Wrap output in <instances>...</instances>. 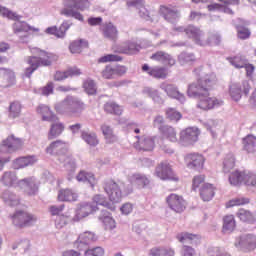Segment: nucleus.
<instances>
[{"label": "nucleus", "mask_w": 256, "mask_h": 256, "mask_svg": "<svg viewBox=\"0 0 256 256\" xmlns=\"http://www.w3.org/2000/svg\"><path fill=\"white\" fill-rule=\"evenodd\" d=\"M217 85V76L215 74H206L190 83L187 88L188 97L198 99L196 107L202 111H211L215 107H221L223 101L217 97L211 96L213 87Z\"/></svg>", "instance_id": "nucleus-1"}, {"label": "nucleus", "mask_w": 256, "mask_h": 256, "mask_svg": "<svg viewBox=\"0 0 256 256\" xmlns=\"http://www.w3.org/2000/svg\"><path fill=\"white\" fill-rule=\"evenodd\" d=\"M32 53L37 56H29L26 63L29 67L25 68L24 76L31 79V75L39 69V67H49L53 62L57 61V55L53 53H48L45 50L39 48H34Z\"/></svg>", "instance_id": "nucleus-2"}, {"label": "nucleus", "mask_w": 256, "mask_h": 256, "mask_svg": "<svg viewBox=\"0 0 256 256\" xmlns=\"http://www.w3.org/2000/svg\"><path fill=\"white\" fill-rule=\"evenodd\" d=\"M64 8L60 11V15L65 17H73L77 21H84L79 11H85L91 7L89 0H63Z\"/></svg>", "instance_id": "nucleus-3"}, {"label": "nucleus", "mask_w": 256, "mask_h": 256, "mask_svg": "<svg viewBox=\"0 0 256 256\" xmlns=\"http://www.w3.org/2000/svg\"><path fill=\"white\" fill-rule=\"evenodd\" d=\"M9 219L16 229L32 227V225L37 223V216L26 209H16L9 215Z\"/></svg>", "instance_id": "nucleus-4"}, {"label": "nucleus", "mask_w": 256, "mask_h": 256, "mask_svg": "<svg viewBox=\"0 0 256 256\" xmlns=\"http://www.w3.org/2000/svg\"><path fill=\"white\" fill-rule=\"evenodd\" d=\"M48 155H58V159L64 165H73V158L67 155V143L62 140L52 142L47 148Z\"/></svg>", "instance_id": "nucleus-5"}, {"label": "nucleus", "mask_w": 256, "mask_h": 256, "mask_svg": "<svg viewBox=\"0 0 256 256\" xmlns=\"http://www.w3.org/2000/svg\"><path fill=\"white\" fill-rule=\"evenodd\" d=\"M155 175L161 181H179V176L173 171V166L167 161L160 162L155 168Z\"/></svg>", "instance_id": "nucleus-6"}, {"label": "nucleus", "mask_w": 256, "mask_h": 256, "mask_svg": "<svg viewBox=\"0 0 256 256\" xmlns=\"http://www.w3.org/2000/svg\"><path fill=\"white\" fill-rule=\"evenodd\" d=\"M199 135H201V132L198 128L188 127L180 132L179 142L185 147L188 145H194V143L199 141Z\"/></svg>", "instance_id": "nucleus-7"}, {"label": "nucleus", "mask_w": 256, "mask_h": 256, "mask_svg": "<svg viewBox=\"0 0 256 256\" xmlns=\"http://www.w3.org/2000/svg\"><path fill=\"white\" fill-rule=\"evenodd\" d=\"M23 147V139L15 137V135L8 136L5 140L2 141L0 145L1 153H15Z\"/></svg>", "instance_id": "nucleus-8"}, {"label": "nucleus", "mask_w": 256, "mask_h": 256, "mask_svg": "<svg viewBox=\"0 0 256 256\" xmlns=\"http://www.w3.org/2000/svg\"><path fill=\"white\" fill-rule=\"evenodd\" d=\"M166 203L175 213H183L187 209V201L179 194L172 193L167 196Z\"/></svg>", "instance_id": "nucleus-9"}, {"label": "nucleus", "mask_w": 256, "mask_h": 256, "mask_svg": "<svg viewBox=\"0 0 256 256\" xmlns=\"http://www.w3.org/2000/svg\"><path fill=\"white\" fill-rule=\"evenodd\" d=\"M104 191L107 193L112 203H119L123 199V191L119 187V184L114 180H108L104 185Z\"/></svg>", "instance_id": "nucleus-10"}, {"label": "nucleus", "mask_w": 256, "mask_h": 256, "mask_svg": "<svg viewBox=\"0 0 256 256\" xmlns=\"http://www.w3.org/2000/svg\"><path fill=\"white\" fill-rule=\"evenodd\" d=\"M127 71L128 68L125 65H116L115 67L107 65L102 70L101 75L103 79L111 80L117 79V77H123V75L127 74Z\"/></svg>", "instance_id": "nucleus-11"}, {"label": "nucleus", "mask_w": 256, "mask_h": 256, "mask_svg": "<svg viewBox=\"0 0 256 256\" xmlns=\"http://www.w3.org/2000/svg\"><path fill=\"white\" fill-rule=\"evenodd\" d=\"M184 161L188 169L199 171L205 165V156L200 153H189L184 157Z\"/></svg>", "instance_id": "nucleus-12"}, {"label": "nucleus", "mask_w": 256, "mask_h": 256, "mask_svg": "<svg viewBox=\"0 0 256 256\" xmlns=\"http://www.w3.org/2000/svg\"><path fill=\"white\" fill-rule=\"evenodd\" d=\"M128 7H138L139 9V15L142 19H145V21H159V18L157 15H155V12H148L147 8H145L143 0H130L127 2Z\"/></svg>", "instance_id": "nucleus-13"}, {"label": "nucleus", "mask_w": 256, "mask_h": 256, "mask_svg": "<svg viewBox=\"0 0 256 256\" xmlns=\"http://www.w3.org/2000/svg\"><path fill=\"white\" fill-rule=\"evenodd\" d=\"M97 241V236H95L92 232H84L79 235L78 239L74 243V247L78 249V251H85L87 249V245H91V243H95Z\"/></svg>", "instance_id": "nucleus-14"}, {"label": "nucleus", "mask_w": 256, "mask_h": 256, "mask_svg": "<svg viewBox=\"0 0 256 256\" xmlns=\"http://www.w3.org/2000/svg\"><path fill=\"white\" fill-rule=\"evenodd\" d=\"M12 28L15 35H21V33H24V37H29V35L39 33V28L30 26L27 22L16 21Z\"/></svg>", "instance_id": "nucleus-15"}, {"label": "nucleus", "mask_w": 256, "mask_h": 256, "mask_svg": "<svg viewBox=\"0 0 256 256\" xmlns=\"http://www.w3.org/2000/svg\"><path fill=\"white\" fill-rule=\"evenodd\" d=\"M51 126L50 130L48 132V139L49 141L59 137L65 131V124L63 122L59 121V117L52 118L50 120Z\"/></svg>", "instance_id": "nucleus-16"}, {"label": "nucleus", "mask_w": 256, "mask_h": 256, "mask_svg": "<svg viewBox=\"0 0 256 256\" xmlns=\"http://www.w3.org/2000/svg\"><path fill=\"white\" fill-rule=\"evenodd\" d=\"M99 211V207L95 205V203H84L81 204L76 210V218L77 219H85V217H89L92 213Z\"/></svg>", "instance_id": "nucleus-17"}, {"label": "nucleus", "mask_w": 256, "mask_h": 256, "mask_svg": "<svg viewBox=\"0 0 256 256\" xmlns=\"http://www.w3.org/2000/svg\"><path fill=\"white\" fill-rule=\"evenodd\" d=\"M142 71L147 72L148 75L154 79H167V76L169 75L165 67L156 66L150 68L148 64L142 66Z\"/></svg>", "instance_id": "nucleus-18"}, {"label": "nucleus", "mask_w": 256, "mask_h": 256, "mask_svg": "<svg viewBox=\"0 0 256 256\" xmlns=\"http://www.w3.org/2000/svg\"><path fill=\"white\" fill-rule=\"evenodd\" d=\"M0 83L3 87H11L15 85V72L8 68H0Z\"/></svg>", "instance_id": "nucleus-19"}, {"label": "nucleus", "mask_w": 256, "mask_h": 256, "mask_svg": "<svg viewBox=\"0 0 256 256\" xmlns=\"http://www.w3.org/2000/svg\"><path fill=\"white\" fill-rule=\"evenodd\" d=\"M159 13L160 15H162L165 21H168V23H173L177 21V19L179 18V11L169 6H165V5L160 6Z\"/></svg>", "instance_id": "nucleus-20"}, {"label": "nucleus", "mask_w": 256, "mask_h": 256, "mask_svg": "<svg viewBox=\"0 0 256 256\" xmlns=\"http://www.w3.org/2000/svg\"><path fill=\"white\" fill-rule=\"evenodd\" d=\"M71 28V24L69 22H63L59 28L57 26H51L46 29V33L48 35H55L58 39H63L65 37V33L69 31Z\"/></svg>", "instance_id": "nucleus-21"}, {"label": "nucleus", "mask_w": 256, "mask_h": 256, "mask_svg": "<svg viewBox=\"0 0 256 256\" xmlns=\"http://www.w3.org/2000/svg\"><path fill=\"white\" fill-rule=\"evenodd\" d=\"M18 186L26 192L27 195H35L37 193V184L33 178H25L18 182Z\"/></svg>", "instance_id": "nucleus-22"}, {"label": "nucleus", "mask_w": 256, "mask_h": 256, "mask_svg": "<svg viewBox=\"0 0 256 256\" xmlns=\"http://www.w3.org/2000/svg\"><path fill=\"white\" fill-rule=\"evenodd\" d=\"M150 59H152V61H157L158 63H163V65H175V59H173L169 53L163 51L155 52L151 55Z\"/></svg>", "instance_id": "nucleus-23"}, {"label": "nucleus", "mask_w": 256, "mask_h": 256, "mask_svg": "<svg viewBox=\"0 0 256 256\" xmlns=\"http://www.w3.org/2000/svg\"><path fill=\"white\" fill-rule=\"evenodd\" d=\"M102 33L105 39H109L110 41H117L119 39V30L111 22L104 24Z\"/></svg>", "instance_id": "nucleus-24"}, {"label": "nucleus", "mask_w": 256, "mask_h": 256, "mask_svg": "<svg viewBox=\"0 0 256 256\" xmlns=\"http://www.w3.org/2000/svg\"><path fill=\"white\" fill-rule=\"evenodd\" d=\"M136 149H138V151H153V149H155V137L143 136L137 141Z\"/></svg>", "instance_id": "nucleus-25"}, {"label": "nucleus", "mask_w": 256, "mask_h": 256, "mask_svg": "<svg viewBox=\"0 0 256 256\" xmlns=\"http://www.w3.org/2000/svg\"><path fill=\"white\" fill-rule=\"evenodd\" d=\"M2 200L8 207H19L21 205V198L11 191H4L2 193Z\"/></svg>", "instance_id": "nucleus-26"}, {"label": "nucleus", "mask_w": 256, "mask_h": 256, "mask_svg": "<svg viewBox=\"0 0 256 256\" xmlns=\"http://www.w3.org/2000/svg\"><path fill=\"white\" fill-rule=\"evenodd\" d=\"M130 183L134 187H137V189H145L151 181H149V178L143 174H133L130 177Z\"/></svg>", "instance_id": "nucleus-27"}, {"label": "nucleus", "mask_w": 256, "mask_h": 256, "mask_svg": "<svg viewBox=\"0 0 256 256\" xmlns=\"http://www.w3.org/2000/svg\"><path fill=\"white\" fill-rule=\"evenodd\" d=\"M162 139L169 141L170 143H177L179 138L177 137V130L172 126H164L161 129Z\"/></svg>", "instance_id": "nucleus-28"}, {"label": "nucleus", "mask_w": 256, "mask_h": 256, "mask_svg": "<svg viewBox=\"0 0 256 256\" xmlns=\"http://www.w3.org/2000/svg\"><path fill=\"white\" fill-rule=\"evenodd\" d=\"M185 35H187L189 39H193V41H195V43L198 45H205V43H203L201 40L202 33L199 28L193 25H189L186 27Z\"/></svg>", "instance_id": "nucleus-29"}, {"label": "nucleus", "mask_w": 256, "mask_h": 256, "mask_svg": "<svg viewBox=\"0 0 256 256\" xmlns=\"http://www.w3.org/2000/svg\"><path fill=\"white\" fill-rule=\"evenodd\" d=\"M200 197L204 201H211L215 197V186L209 183L203 184L200 188Z\"/></svg>", "instance_id": "nucleus-30"}, {"label": "nucleus", "mask_w": 256, "mask_h": 256, "mask_svg": "<svg viewBox=\"0 0 256 256\" xmlns=\"http://www.w3.org/2000/svg\"><path fill=\"white\" fill-rule=\"evenodd\" d=\"M73 97L67 96L62 102L55 105L57 113H72Z\"/></svg>", "instance_id": "nucleus-31"}, {"label": "nucleus", "mask_w": 256, "mask_h": 256, "mask_svg": "<svg viewBox=\"0 0 256 256\" xmlns=\"http://www.w3.org/2000/svg\"><path fill=\"white\" fill-rule=\"evenodd\" d=\"M35 163H37V158H35V156L20 157L14 161V167L15 169H23L30 165H35Z\"/></svg>", "instance_id": "nucleus-32"}, {"label": "nucleus", "mask_w": 256, "mask_h": 256, "mask_svg": "<svg viewBox=\"0 0 256 256\" xmlns=\"http://www.w3.org/2000/svg\"><path fill=\"white\" fill-rule=\"evenodd\" d=\"M79 195L72 189H61L58 193V201H77Z\"/></svg>", "instance_id": "nucleus-33"}, {"label": "nucleus", "mask_w": 256, "mask_h": 256, "mask_svg": "<svg viewBox=\"0 0 256 256\" xmlns=\"http://www.w3.org/2000/svg\"><path fill=\"white\" fill-rule=\"evenodd\" d=\"M242 143L244 151H247V153L256 152V136L248 134L246 137L242 139Z\"/></svg>", "instance_id": "nucleus-34"}, {"label": "nucleus", "mask_w": 256, "mask_h": 256, "mask_svg": "<svg viewBox=\"0 0 256 256\" xmlns=\"http://www.w3.org/2000/svg\"><path fill=\"white\" fill-rule=\"evenodd\" d=\"M36 112L38 115H41L42 121H53V119L57 117L55 114H53L51 108L46 105H39Z\"/></svg>", "instance_id": "nucleus-35"}, {"label": "nucleus", "mask_w": 256, "mask_h": 256, "mask_svg": "<svg viewBox=\"0 0 256 256\" xmlns=\"http://www.w3.org/2000/svg\"><path fill=\"white\" fill-rule=\"evenodd\" d=\"M76 179L77 181H82L83 183L87 181L90 183L91 187H95L97 184V178H95V175L85 170L80 171L76 176Z\"/></svg>", "instance_id": "nucleus-36"}, {"label": "nucleus", "mask_w": 256, "mask_h": 256, "mask_svg": "<svg viewBox=\"0 0 256 256\" xmlns=\"http://www.w3.org/2000/svg\"><path fill=\"white\" fill-rule=\"evenodd\" d=\"M101 131L108 145H111L112 143H117V136L115 135V133H113V129L111 128V126L103 124L101 126Z\"/></svg>", "instance_id": "nucleus-37"}, {"label": "nucleus", "mask_w": 256, "mask_h": 256, "mask_svg": "<svg viewBox=\"0 0 256 256\" xmlns=\"http://www.w3.org/2000/svg\"><path fill=\"white\" fill-rule=\"evenodd\" d=\"M89 47V42L85 39L74 40L69 45V50L71 53H81L83 49Z\"/></svg>", "instance_id": "nucleus-38"}, {"label": "nucleus", "mask_w": 256, "mask_h": 256, "mask_svg": "<svg viewBox=\"0 0 256 256\" xmlns=\"http://www.w3.org/2000/svg\"><path fill=\"white\" fill-rule=\"evenodd\" d=\"M245 175V171L241 172L239 170L232 171L228 176V181L232 187H239L241 183H243V178Z\"/></svg>", "instance_id": "nucleus-39"}, {"label": "nucleus", "mask_w": 256, "mask_h": 256, "mask_svg": "<svg viewBox=\"0 0 256 256\" xmlns=\"http://www.w3.org/2000/svg\"><path fill=\"white\" fill-rule=\"evenodd\" d=\"M81 138L85 143H87V145H90V147H97V144L99 143V138H97V134L95 132L82 131Z\"/></svg>", "instance_id": "nucleus-40"}, {"label": "nucleus", "mask_w": 256, "mask_h": 256, "mask_svg": "<svg viewBox=\"0 0 256 256\" xmlns=\"http://www.w3.org/2000/svg\"><path fill=\"white\" fill-rule=\"evenodd\" d=\"M222 231L223 233H232V231H235V216L231 214L224 216Z\"/></svg>", "instance_id": "nucleus-41"}, {"label": "nucleus", "mask_w": 256, "mask_h": 256, "mask_svg": "<svg viewBox=\"0 0 256 256\" xmlns=\"http://www.w3.org/2000/svg\"><path fill=\"white\" fill-rule=\"evenodd\" d=\"M0 181L5 187H13L17 183V175L13 172H4Z\"/></svg>", "instance_id": "nucleus-42"}, {"label": "nucleus", "mask_w": 256, "mask_h": 256, "mask_svg": "<svg viewBox=\"0 0 256 256\" xmlns=\"http://www.w3.org/2000/svg\"><path fill=\"white\" fill-rule=\"evenodd\" d=\"M239 245L251 251L256 247V237L253 235H246L240 238Z\"/></svg>", "instance_id": "nucleus-43"}, {"label": "nucleus", "mask_w": 256, "mask_h": 256, "mask_svg": "<svg viewBox=\"0 0 256 256\" xmlns=\"http://www.w3.org/2000/svg\"><path fill=\"white\" fill-rule=\"evenodd\" d=\"M236 217L243 223H255V216L249 210L243 208L239 209L236 213Z\"/></svg>", "instance_id": "nucleus-44"}, {"label": "nucleus", "mask_w": 256, "mask_h": 256, "mask_svg": "<svg viewBox=\"0 0 256 256\" xmlns=\"http://www.w3.org/2000/svg\"><path fill=\"white\" fill-rule=\"evenodd\" d=\"M164 91L167 93L169 97H172V99H178L181 101V99H184L185 96L177 90V87L173 84H166L164 86Z\"/></svg>", "instance_id": "nucleus-45"}, {"label": "nucleus", "mask_w": 256, "mask_h": 256, "mask_svg": "<svg viewBox=\"0 0 256 256\" xmlns=\"http://www.w3.org/2000/svg\"><path fill=\"white\" fill-rule=\"evenodd\" d=\"M177 239L178 241H180V243H185L186 241H189L190 243H197L200 241L201 236L197 234H191L188 232H182L177 235Z\"/></svg>", "instance_id": "nucleus-46"}, {"label": "nucleus", "mask_w": 256, "mask_h": 256, "mask_svg": "<svg viewBox=\"0 0 256 256\" xmlns=\"http://www.w3.org/2000/svg\"><path fill=\"white\" fill-rule=\"evenodd\" d=\"M234 85L240 91L241 95H244V97H249V94L253 89V87L251 86V82L249 80H244L242 82L234 83Z\"/></svg>", "instance_id": "nucleus-47"}, {"label": "nucleus", "mask_w": 256, "mask_h": 256, "mask_svg": "<svg viewBox=\"0 0 256 256\" xmlns=\"http://www.w3.org/2000/svg\"><path fill=\"white\" fill-rule=\"evenodd\" d=\"M21 115V103L14 101L10 103L8 109V117L10 119H17Z\"/></svg>", "instance_id": "nucleus-48"}, {"label": "nucleus", "mask_w": 256, "mask_h": 256, "mask_svg": "<svg viewBox=\"0 0 256 256\" xmlns=\"http://www.w3.org/2000/svg\"><path fill=\"white\" fill-rule=\"evenodd\" d=\"M151 256H173L175 251L171 248L155 247L150 250Z\"/></svg>", "instance_id": "nucleus-49"}, {"label": "nucleus", "mask_w": 256, "mask_h": 256, "mask_svg": "<svg viewBox=\"0 0 256 256\" xmlns=\"http://www.w3.org/2000/svg\"><path fill=\"white\" fill-rule=\"evenodd\" d=\"M104 111H106V113H111L112 115H123V108L113 102L106 103L104 105Z\"/></svg>", "instance_id": "nucleus-50"}, {"label": "nucleus", "mask_w": 256, "mask_h": 256, "mask_svg": "<svg viewBox=\"0 0 256 256\" xmlns=\"http://www.w3.org/2000/svg\"><path fill=\"white\" fill-rule=\"evenodd\" d=\"M166 119L169 121H173L174 123H177L178 121H181V112L177 111L174 108H167L165 111Z\"/></svg>", "instance_id": "nucleus-51"}, {"label": "nucleus", "mask_w": 256, "mask_h": 256, "mask_svg": "<svg viewBox=\"0 0 256 256\" xmlns=\"http://www.w3.org/2000/svg\"><path fill=\"white\" fill-rule=\"evenodd\" d=\"M208 11H221L222 13H227L228 15H233V10L230 7L223 6L219 3H213L207 6Z\"/></svg>", "instance_id": "nucleus-52"}, {"label": "nucleus", "mask_w": 256, "mask_h": 256, "mask_svg": "<svg viewBox=\"0 0 256 256\" xmlns=\"http://www.w3.org/2000/svg\"><path fill=\"white\" fill-rule=\"evenodd\" d=\"M247 187H256V174L250 171H244L243 182Z\"/></svg>", "instance_id": "nucleus-53"}, {"label": "nucleus", "mask_w": 256, "mask_h": 256, "mask_svg": "<svg viewBox=\"0 0 256 256\" xmlns=\"http://www.w3.org/2000/svg\"><path fill=\"white\" fill-rule=\"evenodd\" d=\"M123 61V57L115 54H107L98 59V63H116Z\"/></svg>", "instance_id": "nucleus-54"}, {"label": "nucleus", "mask_w": 256, "mask_h": 256, "mask_svg": "<svg viewBox=\"0 0 256 256\" xmlns=\"http://www.w3.org/2000/svg\"><path fill=\"white\" fill-rule=\"evenodd\" d=\"M249 198L240 197L233 198L227 202L226 207H240L241 205H249Z\"/></svg>", "instance_id": "nucleus-55"}, {"label": "nucleus", "mask_w": 256, "mask_h": 256, "mask_svg": "<svg viewBox=\"0 0 256 256\" xmlns=\"http://www.w3.org/2000/svg\"><path fill=\"white\" fill-rule=\"evenodd\" d=\"M236 31L238 39H241L242 41H245V39H249V37H251V30L245 26H237Z\"/></svg>", "instance_id": "nucleus-56"}, {"label": "nucleus", "mask_w": 256, "mask_h": 256, "mask_svg": "<svg viewBox=\"0 0 256 256\" xmlns=\"http://www.w3.org/2000/svg\"><path fill=\"white\" fill-rule=\"evenodd\" d=\"M83 87L88 95H95L97 93V85H95L93 80H86Z\"/></svg>", "instance_id": "nucleus-57"}, {"label": "nucleus", "mask_w": 256, "mask_h": 256, "mask_svg": "<svg viewBox=\"0 0 256 256\" xmlns=\"http://www.w3.org/2000/svg\"><path fill=\"white\" fill-rule=\"evenodd\" d=\"M228 61L236 67V69H243L244 65L247 63L245 59L241 56H234L232 58H228Z\"/></svg>", "instance_id": "nucleus-58"}, {"label": "nucleus", "mask_w": 256, "mask_h": 256, "mask_svg": "<svg viewBox=\"0 0 256 256\" xmlns=\"http://www.w3.org/2000/svg\"><path fill=\"white\" fill-rule=\"evenodd\" d=\"M0 15H3V17H7L8 19H12L13 21H19L17 13L12 12L4 6H0Z\"/></svg>", "instance_id": "nucleus-59"}, {"label": "nucleus", "mask_w": 256, "mask_h": 256, "mask_svg": "<svg viewBox=\"0 0 256 256\" xmlns=\"http://www.w3.org/2000/svg\"><path fill=\"white\" fill-rule=\"evenodd\" d=\"M229 95L233 101H241V97H243V94H241L240 90L235 86V84H232L229 88Z\"/></svg>", "instance_id": "nucleus-60"}, {"label": "nucleus", "mask_w": 256, "mask_h": 256, "mask_svg": "<svg viewBox=\"0 0 256 256\" xmlns=\"http://www.w3.org/2000/svg\"><path fill=\"white\" fill-rule=\"evenodd\" d=\"M101 220H102L103 224L105 225V229H107L109 231H111V230L115 229V227H117V223L111 216L101 217Z\"/></svg>", "instance_id": "nucleus-61"}, {"label": "nucleus", "mask_w": 256, "mask_h": 256, "mask_svg": "<svg viewBox=\"0 0 256 256\" xmlns=\"http://www.w3.org/2000/svg\"><path fill=\"white\" fill-rule=\"evenodd\" d=\"M105 250L102 247H95L92 249H86L84 256H104Z\"/></svg>", "instance_id": "nucleus-62"}, {"label": "nucleus", "mask_w": 256, "mask_h": 256, "mask_svg": "<svg viewBox=\"0 0 256 256\" xmlns=\"http://www.w3.org/2000/svg\"><path fill=\"white\" fill-rule=\"evenodd\" d=\"M85 109V104L81 100L72 97V113H80Z\"/></svg>", "instance_id": "nucleus-63"}, {"label": "nucleus", "mask_w": 256, "mask_h": 256, "mask_svg": "<svg viewBox=\"0 0 256 256\" xmlns=\"http://www.w3.org/2000/svg\"><path fill=\"white\" fill-rule=\"evenodd\" d=\"M235 167V157L230 156L224 160V172L229 173Z\"/></svg>", "instance_id": "nucleus-64"}]
</instances>
